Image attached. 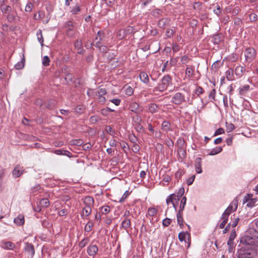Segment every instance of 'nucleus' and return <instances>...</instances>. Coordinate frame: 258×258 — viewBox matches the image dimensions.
Segmentation results:
<instances>
[{
    "instance_id": "obj_1",
    "label": "nucleus",
    "mask_w": 258,
    "mask_h": 258,
    "mask_svg": "<svg viewBox=\"0 0 258 258\" xmlns=\"http://www.w3.org/2000/svg\"><path fill=\"white\" fill-rule=\"evenodd\" d=\"M241 244V247L236 252L237 258H253L256 255V249L246 244Z\"/></svg>"
},
{
    "instance_id": "obj_2",
    "label": "nucleus",
    "mask_w": 258,
    "mask_h": 258,
    "mask_svg": "<svg viewBox=\"0 0 258 258\" xmlns=\"http://www.w3.org/2000/svg\"><path fill=\"white\" fill-rule=\"evenodd\" d=\"M241 243L246 244L256 249L258 247V231L251 230L250 232L241 238Z\"/></svg>"
},
{
    "instance_id": "obj_3",
    "label": "nucleus",
    "mask_w": 258,
    "mask_h": 258,
    "mask_svg": "<svg viewBox=\"0 0 258 258\" xmlns=\"http://www.w3.org/2000/svg\"><path fill=\"white\" fill-rule=\"evenodd\" d=\"M172 78L169 75L164 76L161 79V83H158V86L154 88L152 93L153 95H159V93H162L166 90L168 86L171 84Z\"/></svg>"
},
{
    "instance_id": "obj_4",
    "label": "nucleus",
    "mask_w": 258,
    "mask_h": 258,
    "mask_svg": "<svg viewBox=\"0 0 258 258\" xmlns=\"http://www.w3.org/2000/svg\"><path fill=\"white\" fill-rule=\"evenodd\" d=\"M244 54L245 61L248 62H252L256 55V51L252 47H248L245 49Z\"/></svg>"
},
{
    "instance_id": "obj_5",
    "label": "nucleus",
    "mask_w": 258,
    "mask_h": 258,
    "mask_svg": "<svg viewBox=\"0 0 258 258\" xmlns=\"http://www.w3.org/2000/svg\"><path fill=\"white\" fill-rule=\"evenodd\" d=\"M185 97L183 94L177 92L172 97L171 102L175 105H180L185 102Z\"/></svg>"
},
{
    "instance_id": "obj_6",
    "label": "nucleus",
    "mask_w": 258,
    "mask_h": 258,
    "mask_svg": "<svg viewBox=\"0 0 258 258\" xmlns=\"http://www.w3.org/2000/svg\"><path fill=\"white\" fill-rule=\"evenodd\" d=\"M238 206V200L234 199L230 205L225 210L224 212L223 213L222 216L227 217L228 218V216L232 212H234L236 210Z\"/></svg>"
},
{
    "instance_id": "obj_7",
    "label": "nucleus",
    "mask_w": 258,
    "mask_h": 258,
    "mask_svg": "<svg viewBox=\"0 0 258 258\" xmlns=\"http://www.w3.org/2000/svg\"><path fill=\"white\" fill-rule=\"evenodd\" d=\"M179 146L177 149V152L179 156L182 158L186 157V151L185 150L184 141L182 139H178L177 141Z\"/></svg>"
},
{
    "instance_id": "obj_8",
    "label": "nucleus",
    "mask_w": 258,
    "mask_h": 258,
    "mask_svg": "<svg viewBox=\"0 0 258 258\" xmlns=\"http://www.w3.org/2000/svg\"><path fill=\"white\" fill-rule=\"evenodd\" d=\"M62 72L64 74V79L68 83L73 81L74 76L67 67L63 68L62 69Z\"/></svg>"
},
{
    "instance_id": "obj_9",
    "label": "nucleus",
    "mask_w": 258,
    "mask_h": 258,
    "mask_svg": "<svg viewBox=\"0 0 258 258\" xmlns=\"http://www.w3.org/2000/svg\"><path fill=\"white\" fill-rule=\"evenodd\" d=\"M129 108L130 110L137 114L142 112L143 109L140 107V105L136 102H133L130 105Z\"/></svg>"
},
{
    "instance_id": "obj_10",
    "label": "nucleus",
    "mask_w": 258,
    "mask_h": 258,
    "mask_svg": "<svg viewBox=\"0 0 258 258\" xmlns=\"http://www.w3.org/2000/svg\"><path fill=\"white\" fill-rule=\"evenodd\" d=\"M188 236V245L187 247H189L190 244V234L188 232H181L178 234V239L180 241H185L186 236Z\"/></svg>"
},
{
    "instance_id": "obj_11",
    "label": "nucleus",
    "mask_w": 258,
    "mask_h": 258,
    "mask_svg": "<svg viewBox=\"0 0 258 258\" xmlns=\"http://www.w3.org/2000/svg\"><path fill=\"white\" fill-rule=\"evenodd\" d=\"M107 93L106 90L105 89H100L96 92V96L98 98V100L100 102H104L106 100L105 97L104 96Z\"/></svg>"
},
{
    "instance_id": "obj_12",
    "label": "nucleus",
    "mask_w": 258,
    "mask_h": 258,
    "mask_svg": "<svg viewBox=\"0 0 258 258\" xmlns=\"http://www.w3.org/2000/svg\"><path fill=\"white\" fill-rule=\"evenodd\" d=\"M178 200L176 199V196L175 194H171L169 196L167 197L166 199V203L167 204H169V203H172L173 207L175 210L176 211L177 209V206L176 204L175 203V201L177 202Z\"/></svg>"
},
{
    "instance_id": "obj_13",
    "label": "nucleus",
    "mask_w": 258,
    "mask_h": 258,
    "mask_svg": "<svg viewBox=\"0 0 258 258\" xmlns=\"http://www.w3.org/2000/svg\"><path fill=\"white\" fill-rule=\"evenodd\" d=\"M98 251L96 245L90 244L87 248V253L90 256H94Z\"/></svg>"
},
{
    "instance_id": "obj_14",
    "label": "nucleus",
    "mask_w": 258,
    "mask_h": 258,
    "mask_svg": "<svg viewBox=\"0 0 258 258\" xmlns=\"http://www.w3.org/2000/svg\"><path fill=\"white\" fill-rule=\"evenodd\" d=\"M202 159L198 157L196 159L195 167L196 172L198 174L202 172Z\"/></svg>"
},
{
    "instance_id": "obj_15",
    "label": "nucleus",
    "mask_w": 258,
    "mask_h": 258,
    "mask_svg": "<svg viewBox=\"0 0 258 258\" xmlns=\"http://www.w3.org/2000/svg\"><path fill=\"white\" fill-rule=\"evenodd\" d=\"M25 250L30 253L31 257H33L35 254V249L33 245L31 243L27 242L25 244Z\"/></svg>"
},
{
    "instance_id": "obj_16",
    "label": "nucleus",
    "mask_w": 258,
    "mask_h": 258,
    "mask_svg": "<svg viewBox=\"0 0 258 258\" xmlns=\"http://www.w3.org/2000/svg\"><path fill=\"white\" fill-rule=\"evenodd\" d=\"M17 17V13L16 11H12L8 14L7 16L8 21L10 23L16 22Z\"/></svg>"
},
{
    "instance_id": "obj_17",
    "label": "nucleus",
    "mask_w": 258,
    "mask_h": 258,
    "mask_svg": "<svg viewBox=\"0 0 258 258\" xmlns=\"http://www.w3.org/2000/svg\"><path fill=\"white\" fill-rule=\"evenodd\" d=\"M1 10L4 14H8L12 12V8L5 4H2L1 6Z\"/></svg>"
},
{
    "instance_id": "obj_18",
    "label": "nucleus",
    "mask_w": 258,
    "mask_h": 258,
    "mask_svg": "<svg viewBox=\"0 0 258 258\" xmlns=\"http://www.w3.org/2000/svg\"><path fill=\"white\" fill-rule=\"evenodd\" d=\"M23 171V167L17 166L13 171V175L15 177H18L22 175Z\"/></svg>"
},
{
    "instance_id": "obj_19",
    "label": "nucleus",
    "mask_w": 258,
    "mask_h": 258,
    "mask_svg": "<svg viewBox=\"0 0 258 258\" xmlns=\"http://www.w3.org/2000/svg\"><path fill=\"white\" fill-rule=\"evenodd\" d=\"M92 212V207L85 206L83 209L82 213L81 214V217L84 218V217L89 216Z\"/></svg>"
},
{
    "instance_id": "obj_20",
    "label": "nucleus",
    "mask_w": 258,
    "mask_h": 258,
    "mask_svg": "<svg viewBox=\"0 0 258 258\" xmlns=\"http://www.w3.org/2000/svg\"><path fill=\"white\" fill-rule=\"evenodd\" d=\"M105 37V36L104 32L102 31H99L95 38L94 43L96 41H99V42L101 43V42L104 40Z\"/></svg>"
},
{
    "instance_id": "obj_21",
    "label": "nucleus",
    "mask_w": 258,
    "mask_h": 258,
    "mask_svg": "<svg viewBox=\"0 0 258 258\" xmlns=\"http://www.w3.org/2000/svg\"><path fill=\"white\" fill-rule=\"evenodd\" d=\"M94 45L98 48L99 50L101 52H104L106 53L107 52L108 48V47L105 45H101V43L99 42V41H96L95 42Z\"/></svg>"
},
{
    "instance_id": "obj_22",
    "label": "nucleus",
    "mask_w": 258,
    "mask_h": 258,
    "mask_svg": "<svg viewBox=\"0 0 258 258\" xmlns=\"http://www.w3.org/2000/svg\"><path fill=\"white\" fill-rule=\"evenodd\" d=\"M14 223L18 226H21L24 224L25 219L24 216L19 215L17 217L14 219Z\"/></svg>"
},
{
    "instance_id": "obj_23",
    "label": "nucleus",
    "mask_w": 258,
    "mask_h": 258,
    "mask_svg": "<svg viewBox=\"0 0 258 258\" xmlns=\"http://www.w3.org/2000/svg\"><path fill=\"white\" fill-rule=\"evenodd\" d=\"M245 71V69L244 67L238 66L235 69V74L237 76L240 77L242 76Z\"/></svg>"
},
{
    "instance_id": "obj_24",
    "label": "nucleus",
    "mask_w": 258,
    "mask_h": 258,
    "mask_svg": "<svg viewBox=\"0 0 258 258\" xmlns=\"http://www.w3.org/2000/svg\"><path fill=\"white\" fill-rule=\"evenodd\" d=\"M94 203L93 198L91 197H86L84 200V204L86 206L93 207Z\"/></svg>"
},
{
    "instance_id": "obj_25",
    "label": "nucleus",
    "mask_w": 258,
    "mask_h": 258,
    "mask_svg": "<svg viewBox=\"0 0 258 258\" xmlns=\"http://www.w3.org/2000/svg\"><path fill=\"white\" fill-rule=\"evenodd\" d=\"M148 110L151 113L157 112L159 110V106L155 103L149 104Z\"/></svg>"
},
{
    "instance_id": "obj_26",
    "label": "nucleus",
    "mask_w": 258,
    "mask_h": 258,
    "mask_svg": "<svg viewBox=\"0 0 258 258\" xmlns=\"http://www.w3.org/2000/svg\"><path fill=\"white\" fill-rule=\"evenodd\" d=\"M250 86L248 85H245L239 89V93L241 96L245 95L249 90Z\"/></svg>"
},
{
    "instance_id": "obj_27",
    "label": "nucleus",
    "mask_w": 258,
    "mask_h": 258,
    "mask_svg": "<svg viewBox=\"0 0 258 258\" xmlns=\"http://www.w3.org/2000/svg\"><path fill=\"white\" fill-rule=\"evenodd\" d=\"M162 130L165 132L171 131V124L170 122L167 120L163 121L162 125Z\"/></svg>"
},
{
    "instance_id": "obj_28",
    "label": "nucleus",
    "mask_w": 258,
    "mask_h": 258,
    "mask_svg": "<svg viewBox=\"0 0 258 258\" xmlns=\"http://www.w3.org/2000/svg\"><path fill=\"white\" fill-rule=\"evenodd\" d=\"M25 56L24 54H23V57L20 61L18 62L15 65V68L16 70L22 69L25 65Z\"/></svg>"
},
{
    "instance_id": "obj_29",
    "label": "nucleus",
    "mask_w": 258,
    "mask_h": 258,
    "mask_svg": "<svg viewBox=\"0 0 258 258\" xmlns=\"http://www.w3.org/2000/svg\"><path fill=\"white\" fill-rule=\"evenodd\" d=\"M140 79L144 83L147 84L149 82L148 75L145 72H142L140 74Z\"/></svg>"
},
{
    "instance_id": "obj_30",
    "label": "nucleus",
    "mask_w": 258,
    "mask_h": 258,
    "mask_svg": "<svg viewBox=\"0 0 258 258\" xmlns=\"http://www.w3.org/2000/svg\"><path fill=\"white\" fill-rule=\"evenodd\" d=\"M177 223L179 226L182 228L183 226V219L182 218V212H178L176 215Z\"/></svg>"
},
{
    "instance_id": "obj_31",
    "label": "nucleus",
    "mask_w": 258,
    "mask_h": 258,
    "mask_svg": "<svg viewBox=\"0 0 258 258\" xmlns=\"http://www.w3.org/2000/svg\"><path fill=\"white\" fill-rule=\"evenodd\" d=\"M131 221L127 218H125L121 223V227L125 230H127L131 227Z\"/></svg>"
},
{
    "instance_id": "obj_32",
    "label": "nucleus",
    "mask_w": 258,
    "mask_h": 258,
    "mask_svg": "<svg viewBox=\"0 0 258 258\" xmlns=\"http://www.w3.org/2000/svg\"><path fill=\"white\" fill-rule=\"evenodd\" d=\"M226 78L228 80H233L234 77H233V71L232 69L229 68L226 72Z\"/></svg>"
},
{
    "instance_id": "obj_33",
    "label": "nucleus",
    "mask_w": 258,
    "mask_h": 258,
    "mask_svg": "<svg viewBox=\"0 0 258 258\" xmlns=\"http://www.w3.org/2000/svg\"><path fill=\"white\" fill-rule=\"evenodd\" d=\"M222 151V148L221 147H216L215 148L213 149L209 153V155H215Z\"/></svg>"
},
{
    "instance_id": "obj_34",
    "label": "nucleus",
    "mask_w": 258,
    "mask_h": 258,
    "mask_svg": "<svg viewBox=\"0 0 258 258\" xmlns=\"http://www.w3.org/2000/svg\"><path fill=\"white\" fill-rule=\"evenodd\" d=\"M39 204L40 207L43 208H47L49 206L50 203L47 199H42L39 202Z\"/></svg>"
},
{
    "instance_id": "obj_35",
    "label": "nucleus",
    "mask_w": 258,
    "mask_h": 258,
    "mask_svg": "<svg viewBox=\"0 0 258 258\" xmlns=\"http://www.w3.org/2000/svg\"><path fill=\"white\" fill-rule=\"evenodd\" d=\"M186 198L185 197H182V198L181 200L180 206H179V210L178 212H182L183 211L185 206L186 205Z\"/></svg>"
},
{
    "instance_id": "obj_36",
    "label": "nucleus",
    "mask_w": 258,
    "mask_h": 258,
    "mask_svg": "<svg viewBox=\"0 0 258 258\" xmlns=\"http://www.w3.org/2000/svg\"><path fill=\"white\" fill-rule=\"evenodd\" d=\"M89 238L88 237H85L79 243V246L81 248L84 247L89 242Z\"/></svg>"
},
{
    "instance_id": "obj_37",
    "label": "nucleus",
    "mask_w": 258,
    "mask_h": 258,
    "mask_svg": "<svg viewBox=\"0 0 258 258\" xmlns=\"http://www.w3.org/2000/svg\"><path fill=\"white\" fill-rule=\"evenodd\" d=\"M194 69L192 66H190L187 67L185 71V74L188 76V77H190L191 76H193L194 73Z\"/></svg>"
},
{
    "instance_id": "obj_38",
    "label": "nucleus",
    "mask_w": 258,
    "mask_h": 258,
    "mask_svg": "<svg viewBox=\"0 0 258 258\" xmlns=\"http://www.w3.org/2000/svg\"><path fill=\"white\" fill-rule=\"evenodd\" d=\"M100 212L102 214H107L110 211V208L108 206H104L100 208Z\"/></svg>"
},
{
    "instance_id": "obj_39",
    "label": "nucleus",
    "mask_w": 258,
    "mask_h": 258,
    "mask_svg": "<svg viewBox=\"0 0 258 258\" xmlns=\"http://www.w3.org/2000/svg\"><path fill=\"white\" fill-rule=\"evenodd\" d=\"M184 192V189L183 187H181L179 189L177 195H175L176 199L177 200L179 201Z\"/></svg>"
},
{
    "instance_id": "obj_40",
    "label": "nucleus",
    "mask_w": 258,
    "mask_h": 258,
    "mask_svg": "<svg viewBox=\"0 0 258 258\" xmlns=\"http://www.w3.org/2000/svg\"><path fill=\"white\" fill-rule=\"evenodd\" d=\"M15 247V244L12 242H7L3 246V248L8 249H13Z\"/></svg>"
},
{
    "instance_id": "obj_41",
    "label": "nucleus",
    "mask_w": 258,
    "mask_h": 258,
    "mask_svg": "<svg viewBox=\"0 0 258 258\" xmlns=\"http://www.w3.org/2000/svg\"><path fill=\"white\" fill-rule=\"evenodd\" d=\"M37 39L39 42L41 43V45L43 46V38L42 34V31L41 30H39L37 32Z\"/></svg>"
},
{
    "instance_id": "obj_42",
    "label": "nucleus",
    "mask_w": 258,
    "mask_h": 258,
    "mask_svg": "<svg viewBox=\"0 0 258 258\" xmlns=\"http://www.w3.org/2000/svg\"><path fill=\"white\" fill-rule=\"evenodd\" d=\"M221 219L223 220V221L220 224L219 228L220 229H223L224 228V226H225L226 224L227 223L228 218L227 217H224L223 216H222Z\"/></svg>"
},
{
    "instance_id": "obj_43",
    "label": "nucleus",
    "mask_w": 258,
    "mask_h": 258,
    "mask_svg": "<svg viewBox=\"0 0 258 258\" xmlns=\"http://www.w3.org/2000/svg\"><path fill=\"white\" fill-rule=\"evenodd\" d=\"M93 226V223L90 222H88L86 224V225L85 227L84 230L86 232H89L90 231H91Z\"/></svg>"
},
{
    "instance_id": "obj_44",
    "label": "nucleus",
    "mask_w": 258,
    "mask_h": 258,
    "mask_svg": "<svg viewBox=\"0 0 258 258\" xmlns=\"http://www.w3.org/2000/svg\"><path fill=\"white\" fill-rule=\"evenodd\" d=\"M50 59L48 56H44L42 58V64L45 66L49 65Z\"/></svg>"
},
{
    "instance_id": "obj_45",
    "label": "nucleus",
    "mask_w": 258,
    "mask_h": 258,
    "mask_svg": "<svg viewBox=\"0 0 258 258\" xmlns=\"http://www.w3.org/2000/svg\"><path fill=\"white\" fill-rule=\"evenodd\" d=\"M157 213V210L154 208H150L148 209V214L150 216H154Z\"/></svg>"
},
{
    "instance_id": "obj_46",
    "label": "nucleus",
    "mask_w": 258,
    "mask_h": 258,
    "mask_svg": "<svg viewBox=\"0 0 258 258\" xmlns=\"http://www.w3.org/2000/svg\"><path fill=\"white\" fill-rule=\"evenodd\" d=\"M134 93L133 88L130 86H127L125 89V93L128 96H131Z\"/></svg>"
},
{
    "instance_id": "obj_47",
    "label": "nucleus",
    "mask_w": 258,
    "mask_h": 258,
    "mask_svg": "<svg viewBox=\"0 0 258 258\" xmlns=\"http://www.w3.org/2000/svg\"><path fill=\"white\" fill-rule=\"evenodd\" d=\"M204 90L201 86H198L195 90V94L198 96H200L201 94H203Z\"/></svg>"
},
{
    "instance_id": "obj_48",
    "label": "nucleus",
    "mask_w": 258,
    "mask_h": 258,
    "mask_svg": "<svg viewBox=\"0 0 258 258\" xmlns=\"http://www.w3.org/2000/svg\"><path fill=\"white\" fill-rule=\"evenodd\" d=\"M239 221V218L237 217H235V215H233V221L231 224V226L232 227H235L237 226L238 223Z\"/></svg>"
},
{
    "instance_id": "obj_49",
    "label": "nucleus",
    "mask_w": 258,
    "mask_h": 258,
    "mask_svg": "<svg viewBox=\"0 0 258 258\" xmlns=\"http://www.w3.org/2000/svg\"><path fill=\"white\" fill-rule=\"evenodd\" d=\"M227 245H228L229 246V248H228V251H229V253H231L232 252L233 250H234V242L233 241H228L227 242Z\"/></svg>"
},
{
    "instance_id": "obj_50",
    "label": "nucleus",
    "mask_w": 258,
    "mask_h": 258,
    "mask_svg": "<svg viewBox=\"0 0 258 258\" xmlns=\"http://www.w3.org/2000/svg\"><path fill=\"white\" fill-rule=\"evenodd\" d=\"M130 195V192L128 190H126L124 194L122 195V197L120 199L119 202L120 203H123L125 199L128 197Z\"/></svg>"
},
{
    "instance_id": "obj_51",
    "label": "nucleus",
    "mask_w": 258,
    "mask_h": 258,
    "mask_svg": "<svg viewBox=\"0 0 258 258\" xmlns=\"http://www.w3.org/2000/svg\"><path fill=\"white\" fill-rule=\"evenodd\" d=\"M133 120L136 124H139V123H141L142 119L139 115L137 114L133 117Z\"/></svg>"
},
{
    "instance_id": "obj_52",
    "label": "nucleus",
    "mask_w": 258,
    "mask_h": 258,
    "mask_svg": "<svg viewBox=\"0 0 258 258\" xmlns=\"http://www.w3.org/2000/svg\"><path fill=\"white\" fill-rule=\"evenodd\" d=\"M171 222V220L169 218H166L162 221V224L164 227L168 226Z\"/></svg>"
},
{
    "instance_id": "obj_53",
    "label": "nucleus",
    "mask_w": 258,
    "mask_h": 258,
    "mask_svg": "<svg viewBox=\"0 0 258 258\" xmlns=\"http://www.w3.org/2000/svg\"><path fill=\"white\" fill-rule=\"evenodd\" d=\"M47 105V107L49 109H52L55 106V102L53 100H50Z\"/></svg>"
},
{
    "instance_id": "obj_54",
    "label": "nucleus",
    "mask_w": 258,
    "mask_h": 258,
    "mask_svg": "<svg viewBox=\"0 0 258 258\" xmlns=\"http://www.w3.org/2000/svg\"><path fill=\"white\" fill-rule=\"evenodd\" d=\"M236 231L235 229H233L231 232L229 236V240L228 241H233V240L236 237Z\"/></svg>"
},
{
    "instance_id": "obj_55",
    "label": "nucleus",
    "mask_w": 258,
    "mask_h": 258,
    "mask_svg": "<svg viewBox=\"0 0 258 258\" xmlns=\"http://www.w3.org/2000/svg\"><path fill=\"white\" fill-rule=\"evenodd\" d=\"M76 49L83 47L82 41L81 40H77L74 44Z\"/></svg>"
},
{
    "instance_id": "obj_56",
    "label": "nucleus",
    "mask_w": 258,
    "mask_h": 258,
    "mask_svg": "<svg viewBox=\"0 0 258 258\" xmlns=\"http://www.w3.org/2000/svg\"><path fill=\"white\" fill-rule=\"evenodd\" d=\"M80 11L79 6L76 5L72 10L71 12L73 14L75 15Z\"/></svg>"
},
{
    "instance_id": "obj_57",
    "label": "nucleus",
    "mask_w": 258,
    "mask_h": 258,
    "mask_svg": "<svg viewBox=\"0 0 258 258\" xmlns=\"http://www.w3.org/2000/svg\"><path fill=\"white\" fill-rule=\"evenodd\" d=\"M214 12L215 14H216L218 16H220L221 15V14H222L221 9L219 5H217L216 6V9L214 10Z\"/></svg>"
},
{
    "instance_id": "obj_58",
    "label": "nucleus",
    "mask_w": 258,
    "mask_h": 258,
    "mask_svg": "<svg viewBox=\"0 0 258 258\" xmlns=\"http://www.w3.org/2000/svg\"><path fill=\"white\" fill-rule=\"evenodd\" d=\"M83 143V142L82 140H73L72 141V144H73V145H75L76 146H81V145H82Z\"/></svg>"
},
{
    "instance_id": "obj_59",
    "label": "nucleus",
    "mask_w": 258,
    "mask_h": 258,
    "mask_svg": "<svg viewBox=\"0 0 258 258\" xmlns=\"http://www.w3.org/2000/svg\"><path fill=\"white\" fill-rule=\"evenodd\" d=\"M216 90L213 89L209 94V97L210 99H212L213 100L215 99Z\"/></svg>"
},
{
    "instance_id": "obj_60",
    "label": "nucleus",
    "mask_w": 258,
    "mask_h": 258,
    "mask_svg": "<svg viewBox=\"0 0 258 258\" xmlns=\"http://www.w3.org/2000/svg\"><path fill=\"white\" fill-rule=\"evenodd\" d=\"M174 31L172 29H167L166 31V35L168 37H171L174 34Z\"/></svg>"
},
{
    "instance_id": "obj_61",
    "label": "nucleus",
    "mask_w": 258,
    "mask_h": 258,
    "mask_svg": "<svg viewBox=\"0 0 258 258\" xmlns=\"http://www.w3.org/2000/svg\"><path fill=\"white\" fill-rule=\"evenodd\" d=\"M74 28H70L67 30V34L70 37H73L74 35Z\"/></svg>"
},
{
    "instance_id": "obj_62",
    "label": "nucleus",
    "mask_w": 258,
    "mask_h": 258,
    "mask_svg": "<svg viewBox=\"0 0 258 258\" xmlns=\"http://www.w3.org/2000/svg\"><path fill=\"white\" fill-rule=\"evenodd\" d=\"M189 58L187 55H183L181 57V61L183 64H185L188 62Z\"/></svg>"
},
{
    "instance_id": "obj_63",
    "label": "nucleus",
    "mask_w": 258,
    "mask_h": 258,
    "mask_svg": "<svg viewBox=\"0 0 258 258\" xmlns=\"http://www.w3.org/2000/svg\"><path fill=\"white\" fill-rule=\"evenodd\" d=\"M99 118L97 116H92L90 118V121L92 123H95L98 121Z\"/></svg>"
},
{
    "instance_id": "obj_64",
    "label": "nucleus",
    "mask_w": 258,
    "mask_h": 258,
    "mask_svg": "<svg viewBox=\"0 0 258 258\" xmlns=\"http://www.w3.org/2000/svg\"><path fill=\"white\" fill-rule=\"evenodd\" d=\"M235 129V126L233 123H229L227 125V130L229 132L232 131Z\"/></svg>"
}]
</instances>
